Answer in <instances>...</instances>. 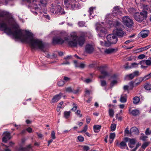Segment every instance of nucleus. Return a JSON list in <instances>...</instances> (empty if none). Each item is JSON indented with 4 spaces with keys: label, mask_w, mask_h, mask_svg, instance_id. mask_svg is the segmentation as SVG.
Here are the masks:
<instances>
[{
    "label": "nucleus",
    "mask_w": 151,
    "mask_h": 151,
    "mask_svg": "<svg viewBox=\"0 0 151 151\" xmlns=\"http://www.w3.org/2000/svg\"><path fill=\"white\" fill-rule=\"evenodd\" d=\"M0 17L4 18L3 22L1 24V26L8 34L12 35L16 39H20L22 42H27L32 46L45 47L48 46L47 43L40 40L33 38L32 37V34L28 31L26 30V34L24 35L23 31L17 28V26H13V28L16 29L13 32L11 28L8 26V25H11L9 16L8 12H2L0 13Z\"/></svg>",
    "instance_id": "f257e3e1"
},
{
    "label": "nucleus",
    "mask_w": 151,
    "mask_h": 151,
    "mask_svg": "<svg viewBox=\"0 0 151 151\" xmlns=\"http://www.w3.org/2000/svg\"><path fill=\"white\" fill-rule=\"evenodd\" d=\"M70 36L72 40L68 42V44L70 46H76L78 43L79 46H82L85 42V39L83 37L81 36L77 40L78 36L76 33H72L70 34Z\"/></svg>",
    "instance_id": "f03ea898"
},
{
    "label": "nucleus",
    "mask_w": 151,
    "mask_h": 151,
    "mask_svg": "<svg viewBox=\"0 0 151 151\" xmlns=\"http://www.w3.org/2000/svg\"><path fill=\"white\" fill-rule=\"evenodd\" d=\"M64 3L66 7L71 9H78L80 7V4L75 0H64Z\"/></svg>",
    "instance_id": "7ed1b4c3"
},
{
    "label": "nucleus",
    "mask_w": 151,
    "mask_h": 151,
    "mask_svg": "<svg viewBox=\"0 0 151 151\" xmlns=\"http://www.w3.org/2000/svg\"><path fill=\"white\" fill-rule=\"evenodd\" d=\"M147 12L145 11H143L140 13H136L134 15V17L137 21L141 22L147 17Z\"/></svg>",
    "instance_id": "20e7f679"
},
{
    "label": "nucleus",
    "mask_w": 151,
    "mask_h": 151,
    "mask_svg": "<svg viewBox=\"0 0 151 151\" xmlns=\"http://www.w3.org/2000/svg\"><path fill=\"white\" fill-rule=\"evenodd\" d=\"M122 20L123 24L127 27L131 28L133 27L134 24L133 22L129 17H123Z\"/></svg>",
    "instance_id": "39448f33"
},
{
    "label": "nucleus",
    "mask_w": 151,
    "mask_h": 151,
    "mask_svg": "<svg viewBox=\"0 0 151 151\" xmlns=\"http://www.w3.org/2000/svg\"><path fill=\"white\" fill-rule=\"evenodd\" d=\"M96 30L98 32V35L100 37L104 36L106 32V30L103 27H102L100 25H99L96 28Z\"/></svg>",
    "instance_id": "423d86ee"
},
{
    "label": "nucleus",
    "mask_w": 151,
    "mask_h": 151,
    "mask_svg": "<svg viewBox=\"0 0 151 151\" xmlns=\"http://www.w3.org/2000/svg\"><path fill=\"white\" fill-rule=\"evenodd\" d=\"M106 67V65H103L99 67L101 73L102 75L100 76H99V78H104L108 76L109 75L108 73L104 70V69Z\"/></svg>",
    "instance_id": "0eeeda50"
},
{
    "label": "nucleus",
    "mask_w": 151,
    "mask_h": 151,
    "mask_svg": "<svg viewBox=\"0 0 151 151\" xmlns=\"http://www.w3.org/2000/svg\"><path fill=\"white\" fill-rule=\"evenodd\" d=\"M107 40L113 44H115L117 41L116 37L113 34H109L107 36Z\"/></svg>",
    "instance_id": "6e6552de"
},
{
    "label": "nucleus",
    "mask_w": 151,
    "mask_h": 151,
    "mask_svg": "<svg viewBox=\"0 0 151 151\" xmlns=\"http://www.w3.org/2000/svg\"><path fill=\"white\" fill-rule=\"evenodd\" d=\"M122 13V9L118 6H116L113 8L112 14L114 16L120 15Z\"/></svg>",
    "instance_id": "1a4fd4ad"
},
{
    "label": "nucleus",
    "mask_w": 151,
    "mask_h": 151,
    "mask_svg": "<svg viewBox=\"0 0 151 151\" xmlns=\"http://www.w3.org/2000/svg\"><path fill=\"white\" fill-rule=\"evenodd\" d=\"M64 40L60 37H55L53 38L52 43L54 44H62Z\"/></svg>",
    "instance_id": "9d476101"
},
{
    "label": "nucleus",
    "mask_w": 151,
    "mask_h": 151,
    "mask_svg": "<svg viewBox=\"0 0 151 151\" xmlns=\"http://www.w3.org/2000/svg\"><path fill=\"white\" fill-rule=\"evenodd\" d=\"M149 33V31L148 30H142L138 34V35L139 37L145 38L148 36Z\"/></svg>",
    "instance_id": "9b49d317"
},
{
    "label": "nucleus",
    "mask_w": 151,
    "mask_h": 151,
    "mask_svg": "<svg viewBox=\"0 0 151 151\" xmlns=\"http://www.w3.org/2000/svg\"><path fill=\"white\" fill-rule=\"evenodd\" d=\"M4 136L2 138V141L5 143H6L8 139H9L11 138L10 134L9 132H5L4 133Z\"/></svg>",
    "instance_id": "f8f14e48"
},
{
    "label": "nucleus",
    "mask_w": 151,
    "mask_h": 151,
    "mask_svg": "<svg viewBox=\"0 0 151 151\" xmlns=\"http://www.w3.org/2000/svg\"><path fill=\"white\" fill-rule=\"evenodd\" d=\"M114 33L119 37H122L124 36L125 34L121 29H116L114 30Z\"/></svg>",
    "instance_id": "ddd939ff"
},
{
    "label": "nucleus",
    "mask_w": 151,
    "mask_h": 151,
    "mask_svg": "<svg viewBox=\"0 0 151 151\" xmlns=\"http://www.w3.org/2000/svg\"><path fill=\"white\" fill-rule=\"evenodd\" d=\"M62 93H60L59 94L56 95L54 96L52 98L51 103H55L58 101L61 98Z\"/></svg>",
    "instance_id": "4468645a"
},
{
    "label": "nucleus",
    "mask_w": 151,
    "mask_h": 151,
    "mask_svg": "<svg viewBox=\"0 0 151 151\" xmlns=\"http://www.w3.org/2000/svg\"><path fill=\"white\" fill-rule=\"evenodd\" d=\"M131 109V108L129 109V112L130 114H132L134 116H136L139 114V110L135 109L132 111Z\"/></svg>",
    "instance_id": "2eb2a0df"
},
{
    "label": "nucleus",
    "mask_w": 151,
    "mask_h": 151,
    "mask_svg": "<svg viewBox=\"0 0 151 151\" xmlns=\"http://www.w3.org/2000/svg\"><path fill=\"white\" fill-rule=\"evenodd\" d=\"M31 50L32 51H38L45 52H47L48 49L47 48H31Z\"/></svg>",
    "instance_id": "dca6fc26"
},
{
    "label": "nucleus",
    "mask_w": 151,
    "mask_h": 151,
    "mask_svg": "<svg viewBox=\"0 0 151 151\" xmlns=\"http://www.w3.org/2000/svg\"><path fill=\"white\" fill-rule=\"evenodd\" d=\"M64 9L59 5H56V13L59 14H63L65 13Z\"/></svg>",
    "instance_id": "f3484780"
},
{
    "label": "nucleus",
    "mask_w": 151,
    "mask_h": 151,
    "mask_svg": "<svg viewBox=\"0 0 151 151\" xmlns=\"http://www.w3.org/2000/svg\"><path fill=\"white\" fill-rule=\"evenodd\" d=\"M143 81L142 77H140L136 78L134 81V86H137L139 85Z\"/></svg>",
    "instance_id": "a211bd4d"
},
{
    "label": "nucleus",
    "mask_w": 151,
    "mask_h": 151,
    "mask_svg": "<svg viewBox=\"0 0 151 151\" xmlns=\"http://www.w3.org/2000/svg\"><path fill=\"white\" fill-rule=\"evenodd\" d=\"M139 72L136 71L134 72L133 73L127 75V76L129 77L131 79H132L135 76H139Z\"/></svg>",
    "instance_id": "6ab92c4d"
},
{
    "label": "nucleus",
    "mask_w": 151,
    "mask_h": 151,
    "mask_svg": "<svg viewBox=\"0 0 151 151\" xmlns=\"http://www.w3.org/2000/svg\"><path fill=\"white\" fill-rule=\"evenodd\" d=\"M118 50L117 48H109L108 49H106L104 52L106 53L109 54L112 53Z\"/></svg>",
    "instance_id": "aec40b11"
},
{
    "label": "nucleus",
    "mask_w": 151,
    "mask_h": 151,
    "mask_svg": "<svg viewBox=\"0 0 151 151\" xmlns=\"http://www.w3.org/2000/svg\"><path fill=\"white\" fill-rule=\"evenodd\" d=\"M136 141L135 139H131L128 144L129 147L131 148L134 147V145L135 144Z\"/></svg>",
    "instance_id": "412c9836"
},
{
    "label": "nucleus",
    "mask_w": 151,
    "mask_h": 151,
    "mask_svg": "<svg viewBox=\"0 0 151 151\" xmlns=\"http://www.w3.org/2000/svg\"><path fill=\"white\" fill-rule=\"evenodd\" d=\"M31 148V145H29L25 148H23L22 147H20L18 149V150L19 151H29V149Z\"/></svg>",
    "instance_id": "4be33fe9"
},
{
    "label": "nucleus",
    "mask_w": 151,
    "mask_h": 151,
    "mask_svg": "<svg viewBox=\"0 0 151 151\" xmlns=\"http://www.w3.org/2000/svg\"><path fill=\"white\" fill-rule=\"evenodd\" d=\"M127 100V95L126 94H123L121 95L120 99V101L123 103L126 102Z\"/></svg>",
    "instance_id": "5701e85b"
},
{
    "label": "nucleus",
    "mask_w": 151,
    "mask_h": 151,
    "mask_svg": "<svg viewBox=\"0 0 151 151\" xmlns=\"http://www.w3.org/2000/svg\"><path fill=\"white\" fill-rule=\"evenodd\" d=\"M101 126L100 125H96L93 126V129L95 132L98 133L99 132L101 128Z\"/></svg>",
    "instance_id": "b1692460"
},
{
    "label": "nucleus",
    "mask_w": 151,
    "mask_h": 151,
    "mask_svg": "<svg viewBox=\"0 0 151 151\" xmlns=\"http://www.w3.org/2000/svg\"><path fill=\"white\" fill-rule=\"evenodd\" d=\"M131 133H134L136 134H138L139 133V131L138 129L136 127H133L131 128L130 130Z\"/></svg>",
    "instance_id": "393cba45"
},
{
    "label": "nucleus",
    "mask_w": 151,
    "mask_h": 151,
    "mask_svg": "<svg viewBox=\"0 0 151 151\" xmlns=\"http://www.w3.org/2000/svg\"><path fill=\"white\" fill-rule=\"evenodd\" d=\"M50 12L52 14L56 13V6H54L52 4L50 8Z\"/></svg>",
    "instance_id": "a878e982"
},
{
    "label": "nucleus",
    "mask_w": 151,
    "mask_h": 151,
    "mask_svg": "<svg viewBox=\"0 0 151 151\" xmlns=\"http://www.w3.org/2000/svg\"><path fill=\"white\" fill-rule=\"evenodd\" d=\"M96 11V8L91 7L89 8L88 12L90 16H92L93 17L94 15V12Z\"/></svg>",
    "instance_id": "bb28decb"
},
{
    "label": "nucleus",
    "mask_w": 151,
    "mask_h": 151,
    "mask_svg": "<svg viewBox=\"0 0 151 151\" xmlns=\"http://www.w3.org/2000/svg\"><path fill=\"white\" fill-rule=\"evenodd\" d=\"M85 52L88 53H91L94 51V48H85Z\"/></svg>",
    "instance_id": "cd10ccee"
},
{
    "label": "nucleus",
    "mask_w": 151,
    "mask_h": 151,
    "mask_svg": "<svg viewBox=\"0 0 151 151\" xmlns=\"http://www.w3.org/2000/svg\"><path fill=\"white\" fill-rule=\"evenodd\" d=\"M115 136V134L114 133H112L110 134L109 135V138L110 139L109 142L110 143H111L113 139L114 138Z\"/></svg>",
    "instance_id": "c85d7f7f"
},
{
    "label": "nucleus",
    "mask_w": 151,
    "mask_h": 151,
    "mask_svg": "<svg viewBox=\"0 0 151 151\" xmlns=\"http://www.w3.org/2000/svg\"><path fill=\"white\" fill-rule=\"evenodd\" d=\"M145 88L147 90H150L151 89V84L149 83H145L144 86Z\"/></svg>",
    "instance_id": "c756f323"
},
{
    "label": "nucleus",
    "mask_w": 151,
    "mask_h": 151,
    "mask_svg": "<svg viewBox=\"0 0 151 151\" xmlns=\"http://www.w3.org/2000/svg\"><path fill=\"white\" fill-rule=\"evenodd\" d=\"M140 101L139 98L138 97H135L133 99V102L134 104H137Z\"/></svg>",
    "instance_id": "7c9ffc66"
},
{
    "label": "nucleus",
    "mask_w": 151,
    "mask_h": 151,
    "mask_svg": "<svg viewBox=\"0 0 151 151\" xmlns=\"http://www.w3.org/2000/svg\"><path fill=\"white\" fill-rule=\"evenodd\" d=\"M141 7L145 11L146 10L148 11L149 8V5H146L145 4H142L141 5Z\"/></svg>",
    "instance_id": "2f4dec72"
},
{
    "label": "nucleus",
    "mask_w": 151,
    "mask_h": 151,
    "mask_svg": "<svg viewBox=\"0 0 151 151\" xmlns=\"http://www.w3.org/2000/svg\"><path fill=\"white\" fill-rule=\"evenodd\" d=\"M109 115L111 117H113L114 115V110L110 108L109 109Z\"/></svg>",
    "instance_id": "473e14b6"
},
{
    "label": "nucleus",
    "mask_w": 151,
    "mask_h": 151,
    "mask_svg": "<svg viewBox=\"0 0 151 151\" xmlns=\"http://www.w3.org/2000/svg\"><path fill=\"white\" fill-rule=\"evenodd\" d=\"M70 111H65L64 112V116L67 119L70 115Z\"/></svg>",
    "instance_id": "72a5a7b5"
},
{
    "label": "nucleus",
    "mask_w": 151,
    "mask_h": 151,
    "mask_svg": "<svg viewBox=\"0 0 151 151\" xmlns=\"http://www.w3.org/2000/svg\"><path fill=\"white\" fill-rule=\"evenodd\" d=\"M149 143L148 142H146L144 143L141 146V148L144 150H145V149L148 145Z\"/></svg>",
    "instance_id": "f704fd0d"
},
{
    "label": "nucleus",
    "mask_w": 151,
    "mask_h": 151,
    "mask_svg": "<svg viewBox=\"0 0 151 151\" xmlns=\"http://www.w3.org/2000/svg\"><path fill=\"white\" fill-rule=\"evenodd\" d=\"M47 57L50 58H55L57 57V55L53 53L52 55H50L49 54H47Z\"/></svg>",
    "instance_id": "c9c22d12"
},
{
    "label": "nucleus",
    "mask_w": 151,
    "mask_h": 151,
    "mask_svg": "<svg viewBox=\"0 0 151 151\" xmlns=\"http://www.w3.org/2000/svg\"><path fill=\"white\" fill-rule=\"evenodd\" d=\"M85 64L83 63H81L79 65H76L75 66L76 67H79L81 68H83L85 67Z\"/></svg>",
    "instance_id": "e433bc0d"
},
{
    "label": "nucleus",
    "mask_w": 151,
    "mask_h": 151,
    "mask_svg": "<svg viewBox=\"0 0 151 151\" xmlns=\"http://www.w3.org/2000/svg\"><path fill=\"white\" fill-rule=\"evenodd\" d=\"M65 84V81L62 80L60 81L58 83V85L59 86H63Z\"/></svg>",
    "instance_id": "4c0bfd02"
},
{
    "label": "nucleus",
    "mask_w": 151,
    "mask_h": 151,
    "mask_svg": "<svg viewBox=\"0 0 151 151\" xmlns=\"http://www.w3.org/2000/svg\"><path fill=\"white\" fill-rule=\"evenodd\" d=\"M142 78L143 81H146L150 78L148 74L145 76L144 77H142Z\"/></svg>",
    "instance_id": "58836bf2"
},
{
    "label": "nucleus",
    "mask_w": 151,
    "mask_h": 151,
    "mask_svg": "<svg viewBox=\"0 0 151 151\" xmlns=\"http://www.w3.org/2000/svg\"><path fill=\"white\" fill-rule=\"evenodd\" d=\"M112 44H114L110 42H109L107 40V41H105V45H104L106 47H109L111 46V45Z\"/></svg>",
    "instance_id": "ea45409f"
},
{
    "label": "nucleus",
    "mask_w": 151,
    "mask_h": 151,
    "mask_svg": "<svg viewBox=\"0 0 151 151\" xmlns=\"http://www.w3.org/2000/svg\"><path fill=\"white\" fill-rule=\"evenodd\" d=\"M116 127V124H112L111 125V128L112 131H114L115 130Z\"/></svg>",
    "instance_id": "a19ab883"
},
{
    "label": "nucleus",
    "mask_w": 151,
    "mask_h": 151,
    "mask_svg": "<svg viewBox=\"0 0 151 151\" xmlns=\"http://www.w3.org/2000/svg\"><path fill=\"white\" fill-rule=\"evenodd\" d=\"M63 80V81H65V83L66 82L70 81V78L66 76H64Z\"/></svg>",
    "instance_id": "79ce46f5"
},
{
    "label": "nucleus",
    "mask_w": 151,
    "mask_h": 151,
    "mask_svg": "<svg viewBox=\"0 0 151 151\" xmlns=\"http://www.w3.org/2000/svg\"><path fill=\"white\" fill-rule=\"evenodd\" d=\"M66 91L69 93H73V90L71 87H68L66 88Z\"/></svg>",
    "instance_id": "37998d69"
},
{
    "label": "nucleus",
    "mask_w": 151,
    "mask_h": 151,
    "mask_svg": "<svg viewBox=\"0 0 151 151\" xmlns=\"http://www.w3.org/2000/svg\"><path fill=\"white\" fill-rule=\"evenodd\" d=\"M101 86L103 87L106 86L107 85L106 81L105 80L101 81Z\"/></svg>",
    "instance_id": "c03bdc74"
},
{
    "label": "nucleus",
    "mask_w": 151,
    "mask_h": 151,
    "mask_svg": "<svg viewBox=\"0 0 151 151\" xmlns=\"http://www.w3.org/2000/svg\"><path fill=\"white\" fill-rule=\"evenodd\" d=\"M78 25L80 27H83L85 26V23L83 21H80L78 23Z\"/></svg>",
    "instance_id": "a18cd8bd"
},
{
    "label": "nucleus",
    "mask_w": 151,
    "mask_h": 151,
    "mask_svg": "<svg viewBox=\"0 0 151 151\" xmlns=\"http://www.w3.org/2000/svg\"><path fill=\"white\" fill-rule=\"evenodd\" d=\"M80 91H81L80 88L78 87L76 90H73V93L75 94H76L79 93Z\"/></svg>",
    "instance_id": "49530a36"
},
{
    "label": "nucleus",
    "mask_w": 151,
    "mask_h": 151,
    "mask_svg": "<svg viewBox=\"0 0 151 151\" xmlns=\"http://www.w3.org/2000/svg\"><path fill=\"white\" fill-rule=\"evenodd\" d=\"M48 0H40V3L42 5H45L47 4Z\"/></svg>",
    "instance_id": "de8ad7c7"
},
{
    "label": "nucleus",
    "mask_w": 151,
    "mask_h": 151,
    "mask_svg": "<svg viewBox=\"0 0 151 151\" xmlns=\"http://www.w3.org/2000/svg\"><path fill=\"white\" fill-rule=\"evenodd\" d=\"M55 134V132L54 131L52 132L51 136L52 139H55L56 138Z\"/></svg>",
    "instance_id": "09e8293b"
},
{
    "label": "nucleus",
    "mask_w": 151,
    "mask_h": 151,
    "mask_svg": "<svg viewBox=\"0 0 151 151\" xmlns=\"http://www.w3.org/2000/svg\"><path fill=\"white\" fill-rule=\"evenodd\" d=\"M81 111L79 110H78L76 112V114L78 116H79L80 117H81L82 116V115L81 114Z\"/></svg>",
    "instance_id": "8fccbe9b"
},
{
    "label": "nucleus",
    "mask_w": 151,
    "mask_h": 151,
    "mask_svg": "<svg viewBox=\"0 0 151 151\" xmlns=\"http://www.w3.org/2000/svg\"><path fill=\"white\" fill-rule=\"evenodd\" d=\"M78 139L79 141L83 142L84 141V138L81 136H79L78 137Z\"/></svg>",
    "instance_id": "3c124183"
},
{
    "label": "nucleus",
    "mask_w": 151,
    "mask_h": 151,
    "mask_svg": "<svg viewBox=\"0 0 151 151\" xmlns=\"http://www.w3.org/2000/svg\"><path fill=\"white\" fill-rule=\"evenodd\" d=\"M94 46V44L93 43H92L91 44H89L87 45L86 47H93Z\"/></svg>",
    "instance_id": "603ef678"
},
{
    "label": "nucleus",
    "mask_w": 151,
    "mask_h": 151,
    "mask_svg": "<svg viewBox=\"0 0 151 151\" xmlns=\"http://www.w3.org/2000/svg\"><path fill=\"white\" fill-rule=\"evenodd\" d=\"M145 57V55L144 54H141L139 55L138 57V59H142L144 58Z\"/></svg>",
    "instance_id": "864d4df0"
},
{
    "label": "nucleus",
    "mask_w": 151,
    "mask_h": 151,
    "mask_svg": "<svg viewBox=\"0 0 151 151\" xmlns=\"http://www.w3.org/2000/svg\"><path fill=\"white\" fill-rule=\"evenodd\" d=\"M83 149L85 151H87L89 149V147L87 146H83Z\"/></svg>",
    "instance_id": "5fc2aeb1"
},
{
    "label": "nucleus",
    "mask_w": 151,
    "mask_h": 151,
    "mask_svg": "<svg viewBox=\"0 0 151 151\" xmlns=\"http://www.w3.org/2000/svg\"><path fill=\"white\" fill-rule=\"evenodd\" d=\"M146 64L147 65H151V60H146Z\"/></svg>",
    "instance_id": "6e6d98bb"
},
{
    "label": "nucleus",
    "mask_w": 151,
    "mask_h": 151,
    "mask_svg": "<svg viewBox=\"0 0 151 151\" xmlns=\"http://www.w3.org/2000/svg\"><path fill=\"white\" fill-rule=\"evenodd\" d=\"M147 138V137L146 136H142L140 137V139L142 140L143 141L146 140V139Z\"/></svg>",
    "instance_id": "4d7b16f0"
},
{
    "label": "nucleus",
    "mask_w": 151,
    "mask_h": 151,
    "mask_svg": "<svg viewBox=\"0 0 151 151\" xmlns=\"http://www.w3.org/2000/svg\"><path fill=\"white\" fill-rule=\"evenodd\" d=\"M73 105H74V106L71 110L72 111H74L76 110L77 108V106L76 105H75L74 103H73Z\"/></svg>",
    "instance_id": "13d9d810"
},
{
    "label": "nucleus",
    "mask_w": 151,
    "mask_h": 151,
    "mask_svg": "<svg viewBox=\"0 0 151 151\" xmlns=\"http://www.w3.org/2000/svg\"><path fill=\"white\" fill-rule=\"evenodd\" d=\"M120 145L121 147H124L127 146V145L125 142L122 141L120 143Z\"/></svg>",
    "instance_id": "bf43d9fd"
},
{
    "label": "nucleus",
    "mask_w": 151,
    "mask_h": 151,
    "mask_svg": "<svg viewBox=\"0 0 151 151\" xmlns=\"http://www.w3.org/2000/svg\"><path fill=\"white\" fill-rule=\"evenodd\" d=\"M117 83V81L116 80H113L111 81V85L112 86H113L114 85L116 84Z\"/></svg>",
    "instance_id": "052dcab7"
},
{
    "label": "nucleus",
    "mask_w": 151,
    "mask_h": 151,
    "mask_svg": "<svg viewBox=\"0 0 151 151\" xmlns=\"http://www.w3.org/2000/svg\"><path fill=\"white\" fill-rule=\"evenodd\" d=\"M96 64V62H94L93 63L91 64H90L89 65V66L90 68H93L94 67Z\"/></svg>",
    "instance_id": "680f3d73"
},
{
    "label": "nucleus",
    "mask_w": 151,
    "mask_h": 151,
    "mask_svg": "<svg viewBox=\"0 0 151 151\" xmlns=\"http://www.w3.org/2000/svg\"><path fill=\"white\" fill-rule=\"evenodd\" d=\"M139 64V63H133L132 64V66L133 68L137 67L138 65Z\"/></svg>",
    "instance_id": "e2e57ef3"
},
{
    "label": "nucleus",
    "mask_w": 151,
    "mask_h": 151,
    "mask_svg": "<svg viewBox=\"0 0 151 151\" xmlns=\"http://www.w3.org/2000/svg\"><path fill=\"white\" fill-rule=\"evenodd\" d=\"M86 122L87 123H89L91 121L90 118L88 116H87L86 117Z\"/></svg>",
    "instance_id": "0e129e2a"
},
{
    "label": "nucleus",
    "mask_w": 151,
    "mask_h": 151,
    "mask_svg": "<svg viewBox=\"0 0 151 151\" xmlns=\"http://www.w3.org/2000/svg\"><path fill=\"white\" fill-rule=\"evenodd\" d=\"M36 134H37L39 138H42L43 137V136L42 134L38 132H36Z\"/></svg>",
    "instance_id": "69168bd1"
},
{
    "label": "nucleus",
    "mask_w": 151,
    "mask_h": 151,
    "mask_svg": "<svg viewBox=\"0 0 151 151\" xmlns=\"http://www.w3.org/2000/svg\"><path fill=\"white\" fill-rule=\"evenodd\" d=\"M144 48H140L138 49H137L136 50V52H142L144 50Z\"/></svg>",
    "instance_id": "338daca9"
},
{
    "label": "nucleus",
    "mask_w": 151,
    "mask_h": 151,
    "mask_svg": "<svg viewBox=\"0 0 151 151\" xmlns=\"http://www.w3.org/2000/svg\"><path fill=\"white\" fill-rule=\"evenodd\" d=\"M84 81L86 83H90V82H91V79H90L87 78V79H86Z\"/></svg>",
    "instance_id": "774afa93"
}]
</instances>
